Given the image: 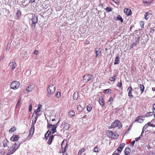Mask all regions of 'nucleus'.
<instances>
[{
    "label": "nucleus",
    "mask_w": 155,
    "mask_h": 155,
    "mask_svg": "<svg viewBox=\"0 0 155 155\" xmlns=\"http://www.w3.org/2000/svg\"><path fill=\"white\" fill-rule=\"evenodd\" d=\"M32 17L31 19L30 20V21L31 22V28L33 30L35 29L36 28V25L38 22V17L35 15L33 13L31 14Z\"/></svg>",
    "instance_id": "nucleus-1"
},
{
    "label": "nucleus",
    "mask_w": 155,
    "mask_h": 155,
    "mask_svg": "<svg viewBox=\"0 0 155 155\" xmlns=\"http://www.w3.org/2000/svg\"><path fill=\"white\" fill-rule=\"evenodd\" d=\"M55 91V88L54 87L53 84H50L48 86L47 88V96L50 97L54 93Z\"/></svg>",
    "instance_id": "nucleus-2"
},
{
    "label": "nucleus",
    "mask_w": 155,
    "mask_h": 155,
    "mask_svg": "<svg viewBox=\"0 0 155 155\" xmlns=\"http://www.w3.org/2000/svg\"><path fill=\"white\" fill-rule=\"evenodd\" d=\"M122 125L119 120H115L112 123L110 127L111 128H114L116 127H118L119 129H120L122 127Z\"/></svg>",
    "instance_id": "nucleus-3"
},
{
    "label": "nucleus",
    "mask_w": 155,
    "mask_h": 155,
    "mask_svg": "<svg viewBox=\"0 0 155 155\" xmlns=\"http://www.w3.org/2000/svg\"><path fill=\"white\" fill-rule=\"evenodd\" d=\"M20 86V83L17 81H13L10 84V88L13 90L18 89Z\"/></svg>",
    "instance_id": "nucleus-4"
},
{
    "label": "nucleus",
    "mask_w": 155,
    "mask_h": 155,
    "mask_svg": "<svg viewBox=\"0 0 155 155\" xmlns=\"http://www.w3.org/2000/svg\"><path fill=\"white\" fill-rule=\"evenodd\" d=\"M93 77V75L89 74H87L83 76L84 80L87 82L91 80Z\"/></svg>",
    "instance_id": "nucleus-5"
},
{
    "label": "nucleus",
    "mask_w": 155,
    "mask_h": 155,
    "mask_svg": "<svg viewBox=\"0 0 155 155\" xmlns=\"http://www.w3.org/2000/svg\"><path fill=\"white\" fill-rule=\"evenodd\" d=\"M42 106L41 104H39L37 109L35 110L33 113V117L34 116V115H38V116L40 115L38 114L37 113H38L40 112V110Z\"/></svg>",
    "instance_id": "nucleus-6"
},
{
    "label": "nucleus",
    "mask_w": 155,
    "mask_h": 155,
    "mask_svg": "<svg viewBox=\"0 0 155 155\" xmlns=\"http://www.w3.org/2000/svg\"><path fill=\"white\" fill-rule=\"evenodd\" d=\"M35 86V85L32 84H30L29 86H28L26 88V91L28 92L32 91L33 90Z\"/></svg>",
    "instance_id": "nucleus-7"
},
{
    "label": "nucleus",
    "mask_w": 155,
    "mask_h": 155,
    "mask_svg": "<svg viewBox=\"0 0 155 155\" xmlns=\"http://www.w3.org/2000/svg\"><path fill=\"white\" fill-rule=\"evenodd\" d=\"M9 66L10 68L12 69V70H13L16 66V64L15 62H11L10 63Z\"/></svg>",
    "instance_id": "nucleus-8"
},
{
    "label": "nucleus",
    "mask_w": 155,
    "mask_h": 155,
    "mask_svg": "<svg viewBox=\"0 0 155 155\" xmlns=\"http://www.w3.org/2000/svg\"><path fill=\"white\" fill-rule=\"evenodd\" d=\"M19 137L17 135H13L10 138V140L12 141H15L18 140Z\"/></svg>",
    "instance_id": "nucleus-9"
},
{
    "label": "nucleus",
    "mask_w": 155,
    "mask_h": 155,
    "mask_svg": "<svg viewBox=\"0 0 155 155\" xmlns=\"http://www.w3.org/2000/svg\"><path fill=\"white\" fill-rule=\"evenodd\" d=\"M124 10V12L127 15H130L132 14L131 10L129 8H125Z\"/></svg>",
    "instance_id": "nucleus-10"
},
{
    "label": "nucleus",
    "mask_w": 155,
    "mask_h": 155,
    "mask_svg": "<svg viewBox=\"0 0 155 155\" xmlns=\"http://www.w3.org/2000/svg\"><path fill=\"white\" fill-rule=\"evenodd\" d=\"M95 53H96V57H97L101 55V54L100 49V48H96L95 49Z\"/></svg>",
    "instance_id": "nucleus-11"
},
{
    "label": "nucleus",
    "mask_w": 155,
    "mask_h": 155,
    "mask_svg": "<svg viewBox=\"0 0 155 155\" xmlns=\"http://www.w3.org/2000/svg\"><path fill=\"white\" fill-rule=\"evenodd\" d=\"M20 145V143H19V142H16L13 145L12 147L14 149V150H16L19 147Z\"/></svg>",
    "instance_id": "nucleus-12"
},
{
    "label": "nucleus",
    "mask_w": 155,
    "mask_h": 155,
    "mask_svg": "<svg viewBox=\"0 0 155 155\" xmlns=\"http://www.w3.org/2000/svg\"><path fill=\"white\" fill-rule=\"evenodd\" d=\"M16 151L13 147H12L10 148L8 153L6 155H10L13 154Z\"/></svg>",
    "instance_id": "nucleus-13"
},
{
    "label": "nucleus",
    "mask_w": 155,
    "mask_h": 155,
    "mask_svg": "<svg viewBox=\"0 0 155 155\" xmlns=\"http://www.w3.org/2000/svg\"><path fill=\"white\" fill-rule=\"evenodd\" d=\"M75 112L73 110H71L68 113V116L70 117H72L75 115Z\"/></svg>",
    "instance_id": "nucleus-14"
},
{
    "label": "nucleus",
    "mask_w": 155,
    "mask_h": 155,
    "mask_svg": "<svg viewBox=\"0 0 155 155\" xmlns=\"http://www.w3.org/2000/svg\"><path fill=\"white\" fill-rule=\"evenodd\" d=\"M143 116H140L137 117L135 121H137L140 123H142L143 122V120L141 119V117H143Z\"/></svg>",
    "instance_id": "nucleus-15"
},
{
    "label": "nucleus",
    "mask_w": 155,
    "mask_h": 155,
    "mask_svg": "<svg viewBox=\"0 0 155 155\" xmlns=\"http://www.w3.org/2000/svg\"><path fill=\"white\" fill-rule=\"evenodd\" d=\"M3 146L4 147H7L9 141L6 139L4 140L3 141Z\"/></svg>",
    "instance_id": "nucleus-16"
},
{
    "label": "nucleus",
    "mask_w": 155,
    "mask_h": 155,
    "mask_svg": "<svg viewBox=\"0 0 155 155\" xmlns=\"http://www.w3.org/2000/svg\"><path fill=\"white\" fill-rule=\"evenodd\" d=\"M99 102L101 105L102 107H103L105 105L104 101L103 100V98H100L99 99Z\"/></svg>",
    "instance_id": "nucleus-17"
},
{
    "label": "nucleus",
    "mask_w": 155,
    "mask_h": 155,
    "mask_svg": "<svg viewBox=\"0 0 155 155\" xmlns=\"http://www.w3.org/2000/svg\"><path fill=\"white\" fill-rule=\"evenodd\" d=\"M130 152L131 150L129 148H126L124 150L125 155H129Z\"/></svg>",
    "instance_id": "nucleus-18"
},
{
    "label": "nucleus",
    "mask_w": 155,
    "mask_h": 155,
    "mask_svg": "<svg viewBox=\"0 0 155 155\" xmlns=\"http://www.w3.org/2000/svg\"><path fill=\"white\" fill-rule=\"evenodd\" d=\"M113 132L110 130H108L107 131V135L110 138L113 137Z\"/></svg>",
    "instance_id": "nucleus-19"
},
{
    "label": "nucleus",
    "mask_w": 155,
    "mask_h": 155,
    "mask_svg": "<svg viewBox=\"0 0 155 155\" xmlns=\"http://www.w3.org/2000/svg\"><path fill=\"white\" fill-rule=\"evenodd\" d=\"M54 135H52L49 138V140L48 142V144L49 145H50L51 143L52 140H53L54 137Z\"/></svg>",
    "instance_id": "nucleus-20"
},
{
    "label": "nucleus",
    "mask_w": 155,
    "mask_h": 155,
    "mask_svg": "<svg viewBox=\"0 0 155 155\" xmlns=\"http://www.w3.org/2000/svg\"><path fill=\"white\" fill-rule=\"evenodd\" d=\"M78 92L77 93L75 92L73 94V99L74 100H77L78 98Z\"/></svg>",
    "instance_id": "nucleus-21"
},
{
    "label": "nucleus",
    "mask_w": 155,
    "mask_h": 155,
    "mask_svg": "<svg viewBox=\"0 0 155 155\" xmlns=\"http://www.w3.org/2000/svg\"><path fill=\"white\" fill-rule=\"evenodd\" d=\"M71 125L67 123H65L64 124V128L66 130H68L70 128Z\"/></svg>",
    "instance_id": "nucleus-22"
},
{
    "label": "nucleus",
    "mask_w": 155,
    "mask_h": 155,
    "mask_svg": "<svg viewBox=\"0 0 155 155\" xmlns=\"http://www.w3.org/2000/svg\"><path fill=\"white\" fill-rule=\"evenodd\" d=\"M120 58L119 56H117L116 57L115 61L114 62V64H117L119 63Z\"/></svg>",
    "instance_id": "nucleus-23"
},
{
    "label": "nucleus",
    "mask_w": 155,
    "mask_h": 155,
    "mask_svg": "<svg viewBox=\"0 0 155 155\" xmlns=\"http://www.w3.org/2000/svg\"><path fill=\"white\" fill-rule=\"evenodd\" d=\"M140 88L141 92V94H142L144 91L145 88L143 84H140Z\"/></svg>",
    "instance_id": "nucleus-24"
},
{
    "label": "nucleus",
    "mask_w": 155,
    "mask_h": 155,
    "mask_svg": "<svg viewBox=\"0 0 155 155\" xmlns=\"http://www.w3.org/2000/svg\"><path fill=\"white\" fill-rule=\"evenodd\" d=\"M113 135L112 138L113 139H117L119 137V135L116 132H113Z\"/></svg>",
    "instance_id": "nucleus-25"
},
{
    "label": "nucleus",
    "mask_w": 155,
    "mask_h": 155,
    "mask_svg": "<svg viewBox=\"0 0 155 155\" xmlns=\"http://www.w3.org/2000/svg\"><path fill=\"white\" fill-rule=\"evenodd\" d=\"M77 109L78 111L80 112H81L83 110V107L79 105H77Z\"/></svg>",
    "instance_id": "nucleus-26"
},
{
    "label": "nucleus",
    "mask_w": 155,
    "mask_h": 155,
    "mask_svg": "<svg viewBox=\"0 0 155 155\" xmlns=\"http://www.w3.org/2000/svg\"><path fill=\"white\" fill-rule=\"evenodd\" d=\"M47 121V128L48 129L51 128H53L54 127V124H50L48 122V120Z\"/></svg>",
    "instance_id": "nucleus-27"
},
{
    "label": "nucleus",
    "mask_w": 155,
    "mask_h": 155,
    "mask_svg": "<svg viewBox=\"0 0 155 155\" xmlns=\"http://www.w3.org/2000/svg\"><path fill=\"white\" fill-rule=\"evenodd\" d=\"M116 79V75H114L113 77L109 78V80L111 81H114Z\"/></svg>",
    "instance_id": "nucleus-28"
},
{
    "label": "nucleus",
    "mask_w": 155,
    "mask_h": 155,
    "mask_svg": "<svg viewBox=\"0 0 155 155\" xmlns=\"http://www.w3.org/2000/svg\"><path fill=\"white\" fill-rule=\"evenodd\" d=\"M92 109V107L91 105H88L87 106V111L89 112H90Z\"/></svg>",
    "instance_id": "nucleus-29"
},
{
    "label": "nucleus",
    "mask_w": 155,
    "mask_h": 155,
    "mask_svg": "<svg viewBox=\"0 0 155 155\" xmlns=\"http://www.w3.org/2000/svg\"><path fill=\"white\" fill-rule=\"evenodd\" d=\"M16 14L18 18L19 19L21 15V12L20 10L18 11L16 13Z\"/></svg>",
    "instance_id": "nucleus-30"
},
{
    "label": "nucleus",
    "mask_w": 155,
    "mask_h": 155,
    "mask_svg": "<svg viewBox=\"0 0 155 155\" xmlns=\"http://www.w3.org/2000/svg\"><path fill=\"white\" fill-rule=\"evenodd\" d=\"M117 86L119 87V88L121 87L122 88V80H120V82H118L117 84Z\"/></svg>",
    "instance_id": "nucleus-31"
},
{
    "label": "nucleus",
    "mask_w": 155,
    "mask_h": 155,
    "mask_svg": "<svg viewBox=\"0 0 155 155\" xmlns=\"http://www.w3.org/2000/svg\"><path fill=\"white\" fill-rule=\"evenodd\" d=\"M16 130V128L15 127H13L11 129L9 130V132L11 133H13Z\"/></svg>",
    "instance_id": "nucleus-32"
},
{
    "label": "nucleus",
    "mask_w": 155,
    "mask_h": 155,
    "mask_svg": "<svg viewBox=\"0 0 155 155\" xmlns=\"http://www.w3.org/2000/svg\"><path fill=\"white\" fill-rule=\"evenodd\" d=\"M110 91H111V90H110L109 89H106L104 90L103 92L104 93H106L107 94H111V91L110 92Z\"/></svg>",
    "instance_id": "nucleus-33"
},
{
    "label": "nucleus",
    "mask_w": 155,
    "mask_h": 155,
    "mask_svg": "<svg viewBox=\"0 0 155 155\" xmlns=\"http://www.w3.org/2000/svg\"><path fill=\"white\" fill-rule=\"evenodd\" d=\"M153 112H150L147 113L146 115L145 116L147 117H150L153 115Z\"/></svg>",
    "instance_id": "nucleus-34"
},
{
    "label": "nucleus",
    "mask_w": 155,
    "mask_h": 155,
    "mask_svg": "<svg viewBox=\"0 0 155 155\" xmlns=\"http://www.w3.org/2000/svg\"><path fill=\"white\" fill-rule=\"evenodd\" d=\"M117 19L118 20L120 21L122 23L123 22V20L122 17L120 15H118L117 16Z\"/></svg>",
    "instance_id": "nucleus-35"
},
{
    "label": "nucleus",
    "mask_w": 155,
    "mask_h": 155,
    "mask_svg": "<svg viewBox=\"0 0 155 155\" xmlns=\"http://www.w3.org/2000/svg\"><path fill=\"white\" fill-rule=\"evenodd\" d=\"M85 151L84 149V148H83L81 150H80L79 152H78L77 155H81L82 153L84 152Z\"/></svg>",
    "instance_id": "nucleus-36"
},
{
    "label": "nucleus",
    "mask_w": 155,
    "mask_h": 155,
    "mask_svg": "<svg viewBox=\"0 0 155 155\" xmlns=\"http://www.w3.org/2000/svg\"><path fill=\"white\" fill-rule=\"evenodd\" d=\"M105 10L107 12H110L112 11L113 9L111 7H107L105 8Z\"/></svg>",
    "instance_id": "nucleus-37"
},
{
    "label": "nucleus",
    "mask_w": 155,
    "mask_h": 155,
    "mask_svg": "<svg viewBox=\"0 0 155 155\" xmlns=\"http://www.w3.org/2000/svg\"><path fill=\"white\" fill-rule=\"evenodd\" d=\"M128 95L130 99H132L134 97V96L132 94V92L131 91L128 92Z\"/></svg>",
    "instance_id": "nucleus-38"
},
{
    "label": "nucleus",
    "mask_w": 155,
    "mask_h": 155,
    "mask_svg": "<svg viewBox=\"0 0 155 155\" xmlns=\"http://www.w3.org/2000/svg\"><path fill=\"white\" fill-rule=\"evenodd\" d=\"M55 96L57 98H59L61 96V93L59 92H57L55 94Z\"/></svg>",
    "instance_id": "nucleus-39"
},
{
    "label": "nucleus",
    "mask_w": 155,
    "mask_h": 155,
    "mask_svg": "<svg viewBox=\"0 0 155 155\" xmlns=\"http://www.w3.org/2000/svg\"><path fill=\"white\" fill-rule=\"evenodd\" d=\"M35 115H34L33 117V116H32V117L33 118V120L36 122L38 119V115H35Z\"/></svg>",
    "instance_id": "nucleus-40"
},
{
    "label": "nucleus",
    "mask_w": 155,
    "mask_h": 155,
    "mask_svg": "<svg viewBox=\"0 0 155 155\" xmlns=\"http://www.w3.org/2000/svg\"><path fill=\"white\" fill-rule=\"evenodd\" d=\"M67 146H68L67 143H66L65 144V145L64 147V150L62 151L61 152V153H64L65 152H66V148L67 147Z\"/></svg>",
    "instance_id": "nucleus-41"
},
{
    "label": "nucleus",
    "mask_w": 155,
    "mask_h": 155,
    "mask_svg": "<svg viewBox=\"0 0 155 155\" xmlns=\"http://www.w3.org/2000/svg\"><path fill=\"white\" fill-rule=\"evenodd\" d=\"M121 146H119V147H118L117 149V150L119 152H121L123 149V148Z\"/></svg>",
    "instance_id": "nucleus-42"
},
{
    "label": "nucleus",
    "mask_w": 155,
    "mask_h": 155,
    "mask_svg": "<svg viewBox=\"0 0 155 155\" xmlns=\"http://www.w3.org/2000/svg\"><path fill=\"white\" fill-rule=\"evenodd\" d=\"M140 25L142 28L144 27V22L143 21H141L140 22Z\"/></svg>",
    "instance_id": "nucleus-43"
},
{
    "label": "nucleus",
    "mask_w": 155,
    "mask_h": 155,
    "mask_svg": "<svg viewBox=\"0 0 155 155\" xmlns=\"http://www.w3.org/2000/svg\"><path fill=\"white\" fill-rule=\"evenodd\" d=\"M51 131H52V134H53L56 132V129L55 128H53L51 130Z\"/></svg>",
    "instance_id": "nucleus-44"
},
{
    "label": "nucleus",
    "mask_w": 155,
    "mask_h": 155,
    "mask_svg": "<svg viewBox=\"0 0 155 155\" xmlns=\"http://www.w3.org/2000/svg\"><path fill=\"white\" fill-rule=\"evenodd\" d=\"M136 45V43H134V42H133L130 46V49H132L134 46Z\"/></svg>",
    "instance_id": "nucleus-45"
},
{
    "label": "nucleus",
    "mask_w": 155,
    "mask_h": 155,
    "mask_svg": "<svg viewBox=\"0 0 155 155\" xmlns=\"http://www.w3.org/2000/svg\"><path fill=\"white\" fill-rule=\"evenodd\" d=\"M21 101V98H19V99L18 100V101L17 102V104L16 105V107H17L18 106H19L20 104Z\"/></svg>",
    "instance_id": "nucleus-46"
},
{
    "label": "nucleus",
    "mask_w": 155,
    "mask_h": 155,
    "mask_svg": "<svg viewBox=\"0 0 155 155\" xmlns=\"http://www.w3.org/2000/svg\"><path fill=\"white\" fill-rule=\"evenodd\" d=\"M113 101V98L112 97H110V98L108 101V103L110 105H111V101Z\"/></svg>",
    "instance_id": "nucleus-47"
},
{
    "label": "nucleus",
    "mask_w": 155,
    "mask_h": 155,
    "mask_svg": "<svg viewBox=\"0 0 155 155\" xmlns=\"http://www.w3.org/2000/svg\"><path fill=\"white\" fill-rule=\"evenodd\" d=\"M27 1V0H23L21 3H22V4L21 5H22V6H26V5H25V2Z\"/></svg>",
    "instance_id": "nucleus-48"
},
{
    "label": "nucleus",
    "mask_w": 155,
    "mask_h": 155,
    "mask_svg": "<svg viewBox=\"0 0 155 155\" xmlns=\"http://www.w3.org/2000/svg\"><path fill=\"white\" fill-rule=\"evenodd\" d=\"M147 124H148V126L150 127H155V125H154L153 124H150V122H149L147 123Z\"/></svg>",
    "instance_id": "nucleus-49"
},
{
    "label": "nucleus",
    "mask_w": 155,
    "mask_h": 155,
    "mask_svg": "<svg viewBox=\"0 0 155 155\" xmlns=\"http://www.w3.org/2000/svg\"><path fill=\"white\" fill-rule=\"evenodd\" d=\"M32 104H30L29 106V111L31 112L32 109Z\"/></svg>",
    "instance_id": "nucleus-50"
},
{
    "label": "nucleus",
    "mask_w": 155,
    "mask_h": 155,
    "mask_svg": "<svg viewBox=\"0 0 155 155\" xmlns=\"http://www.w3.org/2000/svg\"><path fill=\"white\" fill-rule=\"evenodd\" d=\"M148 125L147 124H145L143 127V128L144 130H145L146 129H147V128L148 127Z\"/></svg>",
    "instance_id": "nucleus-51"
},
{
    "label": "nucleus",
    "mask_w": 155,
    "mask_h": 155,
    "mask_svg": "<svg viewBox=\"0 0 155 155\" xmlns=\"http://www.w3.org/2000/svg\"><path fill=\"white\" fill-rule=\"evenodd\" d=\"M112 1L117 4L120 3V0H112Z\"/></svg>",
    "instance_id": "nucleus-52"
},
{
    "label": "nucleus",
    "mask_w": 155,
    "mask_h": 155,
    "mask_svg": "<svg viewBox=\"0 0 155 155\" xmlns=\"http://www.w3.org/2000/svg\"><path fill=\"white\" fill-rule=\"evenodd\" d=\"M140 38L139 37H138L137 38V40L135 41L134 43H136V45L139 43V40H140Z\"/></svg>",
    "instance_id": "nucleus-53"
},
{
    "label": "nucleus",
    "mask_w": 155,
    "mask_h": 155,
    "mask_svg": "<svg viewBox=\"0 0 155 155\" xmlns=\"http://www.w3.org/2000/svg\"><path fill=\"white\" fill-rule=\"evenodd\" d=\"M132 88L131 87V86H130V87H129L127 89V91L129 92L131 91L132 92Z\"/></svg>",
    "instance_id": "nucleus-54"
},
{
    "label": "nucleus",
    "mask_w": 155,
    "mask_h": 155,
    "mask_svg": "<svg viewBox=\"0 0 155 155\" xmlns=\"http://www.w3.org/2000/svg\"><path fill=\"white\" fill-rule=\"evenodd\" d=\"M135 142V140H133L130 145V146L131 147L134 146Z\"/></svg>",
    "instance_id": "nucleus-55"
},
{
    "label": "nucleus",
    "mask_w": 155,
    "mask_h": 155,
    "mask_svg": "<svg viewBox=\"0 0 155 155\" xmlns=\"http://www.w3.org/2000/svg\"><path fill=\"white\" fill-rule=\"evenodd\" d=\"M94 152H98V147H95L94 148Z\"/></svg>",
    "instance_id": "nucleus-56"
},
{
    "label": "nucleus",
    "mask_w": 155,
    "mask_h": 155,
    "mask_svg": "<svg viewBox=\"0 0 155 155\" xmlns=\"http://www.w3.org/2000/svg\"><path fill=\"white\" fill-rule=\"evenodd\" d=\"M147 15V14H145L144 15V18L146 20H147L149 18V17Z\"/></svg>",
    "instance_id": "nucleus-57"
},
{
    "label": "nucleus",
    "mask_w": 155,
    "mask_h": 155,
    "mask_svg": "<svg viewBox=\"0 0 155 155\" xmlns=\"http://www.w3.org/2000/svg\"><path fill=\"white\" fill-rule=\"evenodd\" d=\"M36 123V122H35V121L32 120V125H31V126H32V127L33 128V127L34 128V125Z\"/></svg>",
    "instance_id": "nucleus-58"
},
{
    "label": "nucleus",
    "mask_w": 155,
    "mask_h": 155,
    "mask_svg": "<svg viewBox=\"0 0 155 155\" xmlns=\"http://www.w3.org/2000/svg\"><path fill=\"white\" fill-rule=\"evenodd\" d=\"M141 137V136H140L138 137L135 138V141H137L139 140L140 139Z\"/></svg>",
    "instance_id": "nucleus-59"
},
{
    "label": "nucleus",
    "mask_w": 155,
    "mask_h": 155,
    "mask_svg": "<svg viewBox=\"0 0 155 155\" xmlns=\"http://www.w3.org/2000/svg\"><path fill=\"white\" fill-rule=\"evenodd\" d=\"M143 3L145 4H149L150 3V2H149L148 1H145L143 2Z\"/></svg>",
    "instance_id": "nucleus-60"
},
{
    "label": "nucleus",
    "mask_w": 155,
    "mask_h": 155,
    "mask_svg": "<svg viewBox=\"0 0 155 155\" xmlns=\"http://www.w3.org/2000/svg\"><path fill=\"white\" fill-rule=\"evenodd\" d=\"M32 126H31V130H32V133L33 134L34 133V132L35 126H34V128L33 127V128H32Z\"/></svg>",
    "instance_id": "nucleus-61"
},
{
    "label": "nucleus",
    "mask_w": 155,
    "mask_h": 155,
    "mask_svg": "<svg viewBox=\"0 0 155 155\" xmlns=\"http://www.w3.org/2000/svg\"><path fill=\"white\" fill-rule=\"evenodd\" d=\"M125 143H121L120 145V146H121V147H122V148H123L124 147V146H125Z\"/></svg>",
    "instance_id": "nucleus-62"
},
{
    "label": "nucleus",
    "mask_w": 155,
    "mask_h": 155,
    "mask_svg": "<svg viewBox=\"0 0 155 155\" xmlns=\"http://www.w3.org/2000/svg\"><path fill=\"white\" fill-rule=\"evenodd\" d=\"M116 151L114 152V153H113L112 155H120V154L119 153H115Z\"/></svg>",
    "instance_id": "nucleus-63"
},
{
    "label": "nucleus",
    "mask_w": 155,
    "mask_h": 155,
    "mask_svg": "<svg viewBox=\"0 0 155 155\" xmlns=\"http://www.w3.org/2000/svg\"><path fill=\"white\" fill-rule=\"evenodd\" d=\"M134 27V26L133 25H131L130 27V31H131V29L133 27Z\"/></svg>",
    "instance_id": "nucleus-64"
}]
</instances>
